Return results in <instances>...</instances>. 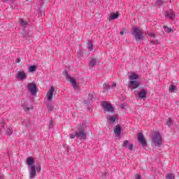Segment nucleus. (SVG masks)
Returning a JSON list of instances; mask_svg holds the SVG:
<instances>
[{
    "label": "nucleus",
    "mask_w": 179,
    "mask_h": 179,
    "mask_svg": "<svg viewBox=\"0 0 179 179\" xmlns=\"http://www.w3.org/2000/svg\"><path fill=\"white\" fill-rule=\"evenodd\" d=\"M27 164L29 165V179H34V178L37 176V173L41 172V164L40 163H37L36 166L34 165V159L32 157H29L27 158Z\"/></svg>",
    "instance_id": "obj_1"
},
{
    "label": "nucleus",
    "mask_w": 179,
    "mask_h": 179,
    "mask_svg": "<svg viewBox=\"0 0 179 179\" xmlns=\"http://www.w3.org/2000/svg\"><path fill=\"white\" fill-rule=\"evenodd\" d=\"M131 35L137 43H142L143 41V31L141 28L134 27Z\"/></svg>",
    "instance_id": "obj_2"
},
{
    "label": "nucleus",
    "mask_w": 179,
    "mask_h": 179,
    "mask_svg": "<svg viewBox=\"0 0 179 179\" xmlns=\"http://www.w3.org/2000/svg\"><path fill=\"white\" fill-rule=\"evenodd\" d=\"M152 141L155 146H162V136L160 133L155 132L152 138Z\"/></svg>",
    "instance_id": "obj_3"
},
{
    "label": "nucleus",
    "mask_w": 179,
    "mask_h": 179,
    "mask_svg": "<svg viewBox=\"0 0 179 179\" xmlns=\"http://www.w3.org/2000/svg\"><path fill=\"white\" fill-rule=\"evenodd\" d=\"M27 89L28 92L32 94V96H34L37 94L38 89L37 85H36V83H29L27 85Z\"/></svg>",
    "instance_id": "obj_4"
},
{
    "label": "nucleus",
    "mask_w": 179,
    "mask_h": 179,
    "mask_svg": "<svg viewBox=\"0 0 179 179\" xmlns=\"http://www.w3.org/2000/svg\"><path fill=\"white\" fill-rule=\"evenodd\" d=\"M75 137L80 138V139H86V134H85L83 130H80L70 135L71 139H75Z\"/></svg>",
    "instance_id": "obj_5"
},
{
    "label": "nucleus",
    "mask_w": 179,
    "mask_h": 179,
    "mask_svg": "<svg viewBox=\"0 0 179 179\" xmlns=\"http://www.w3.org/2000/svg\"><path fill=\"white\" fill-rule=\"evenodd\" d=\"M101 106L102 108H103V111H106V113H114V108L107 101H102Z\"/></svg>",
    "instance_id": "obj_6"
},
{
    "label": "nucleus",
    "mask_w": 179,
    "mask_h": 179,
    "mask_svg": "<svg viewBox=\"0 0 179 179\" xmlns=\"http://www.w3.org/2000/svg\"><path fill=\"white\" fill-rule=\"evenodd\" d=\"M64 75L66 76V80H68V82H70L73 87V89H78V84H76V80H74L73 78L69 76V74H68V72H65Z\"/></svg>",
    "instance_id": "obj_7"
},
{
    "label": "nucleus",
    "mask_w": 179,
    "mask_h": 179,
    "mask_svg": "<svg viewBox=\"0 0 179 179\" xmlns=\"http://www.w3.org/2000/svg\"><path fill=\"white\" fill-rule=\"evenodd\" d=\"M137 139L138 142L141 143V145H142V146L143 147L148 146V143H146V141H145V138L142 133L137 134Z\"/></svg>",
    "instance_id": "obj_8"
},
{
    "label": "nucleus",
    "mask_w": 179,
    "mask_h": 179,
    "mask_svg": "<svg viewBox=\"0 0 179 179\" xmlns=\"http://www.w3.org/2000/svg\"><path fill=\"white\" fill-rule=\"evenodd\" d=\"M54 92H55V88L54 87H51L46 94L48 101H52V97L54 96Z\"/></svg>",
    "instance_id": "obj_9"
},
{
    "label": "nucleus",
    "mask_w": 179,
    "mask_h": 179,
    "mask_svg": "<svg viewBox=\"0 0 179 179\" xmlns=\"http://www.w3.org/2000/svg\"><path fill=\"white\" fill-rule=\"evenodd\" d=\"M141 83H139V81H137V80L130 81L129 84V87L130 89H138Z\"/></svg>",
    "instance_id": "obj_10"
},
{
    "label": "nucleus",
    "mask_w": 179,
    "mask_h": 179,
    "mask_svg": "<svg viewBox=\"0 0 179 179\" xmlns=\"http://www.w3.org/2000/svg\"><path fill=\"white\" fill-rule=\"evenodd\" d=\"M16 77L20 80H23L27 78V74L24 71H20L17 73Z\"/></svg>",
    "instance_id": "obj_11"
},
{
    "label": "nucleus",
    "mask_w": 179,
    "mask_h": 179,
    "mask_svg": "<svg viewBox=\"0 0 179 179\" xmlns=\"http://www.w3.org/2000/svg\"><path fill=\"white\" fill-rule=\"evenodd\" d=\"M121 126H120V124H117L115 128H114V133L115 136H117V138H120V136H121Z\"/></svg>",
    "instance_id": "obj_12"
},
{
    "label": "nucleus",
    "mask_w": 179,
    "mask_h": 179,
    "mask_svg": "<svg viewBox=\"0 0 179 179\" xmlns=\"http://www.w3.org/2000/svg\"><path fill=\"white\" fill-rule=\"evenodd\" d=\"M165 17L173 20L174 17H176V14L174 13V11H168L165 13Z\"/></svg>",
    "instance_id": "obj_13"
},
{
    "label": "nucleus",
    "mask_w": 179,
    "mask_h": 179,
    "mask_svg": "<svg viewBox=\"0 0 179 179\" xmlns=\"http://www.w3.org/2000/svg\"><path fill=\"white\" fill-rule=\"evenodd\" d=\"M20 26H21L22 30H24L26 27H27V24H29V22L27 20H23L22 18H20L19 20Z\"/></svg>",
    "instance_id": "obj_14"
},
{
    "label": "nucleus",
    "mask_w": 179,
    "mask_h": 179,
    "mask_svg": "<svg viewBox=\"0 0 179 179\" xmlns=\"http://www.w3.org/2000/svg\"><path fill=\"white\" fill-rule=\"evenodd\" d=\"M146 94H148V90H143L138 93V97L139 99H145V97H146Z\"/></svg>",
    "instance_id": "obj_15"
},
{
    "label": "nucleus",
    "mask_w": 179,
    "mask_h": 179,
    "mask_svg": "<svg viewBox=\"0 0 179 179\" xmlns=\"http://www.w3.org/2000/svg\"><path fill=\"white\" fill-rule=\"evenodd\" d=\"M131 81H135L138 80V74H136L135 73H132L131 75L129 76Z\"/></svg>",
    "instance_id": "obj_16"
},
{
    "label": "nucleus",
    "mask_w": 179,
    "mask_h": 179,
    "mask_svg": "<svg viewBox=\"0 0 179 179\" xmlns=\"http://www.w3.org/2000/svg\"><path fill=\"white\" fill-rule=\"evenodd\" d=\"M118 16H120V15L118 14V13H113L110 15V20H115V19H117Z\"/></svg>",
    "instance_id": "obj_17"
},
{
    "label": "nucleus",
    "mask_w": 179,
    "mask_h": 179,
    "mask_svg": "<svg viewBox=\"0 0 179 179\" xmlns=\"http://www.w3.org/2000/svg\"><path fill=\"white\" fill-rule=\"evenodd\" d=\"M96 63L97 61L96 60V59H92L90 62V68H93V66H94Z\"/></svg>",
    "instance_id": "obj_18"
},
{
    "label": "nucleus",
    "mask_w": 179,
    "mask_h": 179,
    "mask_svg": "<svg viewBox=\"0 0 179 179\" xmlns=\"http://www.w3.org/2000/svg\"><path fill=\"white\" fill-rule=\"evenodd\" d=\"M37 69V67L35 65L29 66V72H34Z\"/></svg>",
    "instance_id": "obj_19"
},
{
    "label": "nucleus",
    "mask_w": 179,
    "mask_h": 179,
    "mask_svg": "<svg viewBox=\"0 0 179 179\" xmlns=\"http://www.w3.org/2000/svg\"><path fill=\"white\" fill-rule=\"evenodd\" d=\"M116 120H117V117H115V116H110L109 117V121H110V124H114V122H115Z\"/></svg>",
    "instance_id": "obj_20"
},
{
    "label": "nucleus",
    "mask_w": 179,
    "mask_h": 179,
    "mask_svg": "<svg viewBox=\"0 0 179 179\" xmlns=\"http://www.w3.org/2000/svg\"><path fill=\"white\" fill-rule=\"evenodd\" d=\"M166 179H176V176L173 173H168L166 177Z\"/></svg>",
    "instance_id": "obj_21"
},
{
    "label": "nucleus",
    "mask_w": 179,
    "mask_h": 179,
    "mask_svg": "<svg viewBox=\"0 0 179 179\" xmlns=\"http://www.w3.org/2000/svg\"><path fill=\"white\" fill-rule=\"evenodd\" d=\"M109 89H110V85L106 83L103 84V93H106V92H108Z\"/></svg>",
    "instance_id": "obj_22"
},
{
    "label": "nucleus",
    "mask_w": 179,
    "mask_h": 179,
    "mask_svg": "<svg viewBox=\"0 0 179 179\" xmlns=\"http://www.w3.org/2000/svg\"><path fill=\"white\" fill-rule=\"evenodd\" d=\"M38 16L44 15V10L42 8H40L38 12Z\"/></svg>",
    "instance_id": "obj_23"
},
{
    "label": "nucleus",
    "mask_w": 179,
    "mask_h": 179,
    "mask_svg": "<svg viewBox=\"0 0 179 179\" xmlns=\"http://www.w3.org/2000/svg\"><path fill=\"white\" fill-rule=\"evenodd\" d=\"M88 46L87 48L89 50L92 51L93 50V43L92 42H88Z\"/></svg>",
    "instance_id": "obj_24"
},
{
    "label": "nucleus",
    "mask_w": 179,
    "mask_h": 179,
    "mask_svg": "<svg viewBox=\"0 0 179 179\" xmlns=\"http://www.w3.org/2000/svg\"><path fill=\"white\" fill-rule=\"evenodd\" d=\"M171 124H173V120H171V118L169 117L166 120V125H168V127H170Z\"/></svg>",
    "instance_id": "obj_25"
},
{
    "label": "nucleus",
    "mask_w": 179,
    "mask_h": 179,
    "mask_svg": "<svg viewBox=\"0 0 179 179\" xmlns=\"http://www.w3.org/2000/svg\"><path fill=\"white\" fill-rule=\"evenodd\" d=\"M48 111H54V106H52V104H49L48 106Z\"/></svg>",
    "instance_id": "obj_26"
},
{
    "label": "nucleus",
    "mask_w": 179,
    "mask_h": 179,
    "mask_svg": "<svg viewBox=\"0 0 179 179\" xmlns=\"http://www.w3.org/2000/svg\"><path fill=\"white\" fill-rule=\"evenodd\" d=\"M174 90H176V86L173 85H171L169 86V91L170 92H174Z\"/></svg>",
    "instance_id": "obj_27"
},
{
    "label": "nucleus",
    "mask_w": 179,
    "mask_h": 179,
    "mask_svg": "<svg viewBox=\"0 0 179 179\" xmlns=\"http://www.w3.org/2000/svg\"><path fill=\"white\" fill-rule=\"evenodd\" d=\"M128 143H129V141H128L127 140H125L123 143L122 147L123 148H127L128 146Z\"/></svg>",
    "instance_id": "obj_28"
},
{
    "label": "nucleus",
    "mask_w": 179,
    "mask_h": 179,
    "mask_svg": "<svg viewBox=\"0 0 179 179\" xmlns=\"http://www.w3.org/2000/svg\"><path fill=\"white\" fill-rule=\"evenodd\" d=\"M54 127V121L50 120L49 122V128H52Z\"/></svg>",
    "instance_id": "obj_29"
},
{
    "label": "nucleus",
    "mask_w": 179,
    "mask_h": 179,
    "mask_svg": "<svg viewBox=\"0 0 179 179\" xmlns=\"http://www.w3.org/2000/svg\"><path fill=\"white\" fill-rule=\"evenodd\" d=\"M12 134H13V131L12 129H8L7 130V135L10 136Z\"/></svg>",
    "instance_id": "obj_30"
},
{
    "label": "nucleus",
    "mask_w": 179,
    "mask_h": 179,
    "mask_svg": "<svg viewBox=\"0 0 179 179\" xmlns=\"http://www.w3.org/2000/svg\"><path fill=\"white\" fill-rule=\"evenodd\" d=\"M156 3L159 6L163 5V0H157Z\"/></svg>",
    "instance_id": "obj_31"
},
{
    "label": "nucleus",
    "mask_w": 179,
    "mask_h": 179,
    "mask_svg": "<svg viewBox=\"0 0 179 179\" xmlns=\"http://www.w3.org/2000/svg\"><path fill=\"white\" fill-rule=\"evenodd\" d=\"M94 96V95L93 94H89V100L92 101V99H93Z\"/></svg>",
    "instance_id": "obj_32"
},
{
    "label": "nucleus",
    "mask_w": 179,
    "mask_h": 179,
    "mask_svg": "<svg viewBox=\"0 0 179 179\" xmlns=\"http://www.w3.org/2000/svg\"><path fill=\"white\" fill-rule=\"evenodd\" d=\"M128 149H129V150H132V149H134V145L132 144L129 145Z\"/></svg>",
    "instance_id": "obj_33"
},
{
    "label": "nucleus",
    "mask_w": 179,
    "mask_h": 179,
    "mask_svg": "<svg viewBox=\"0 0 179 179\" xmlns=\"http://www.w3.org/2000/svg\"><path fill=\"white\" fill-rule=\"evenodd\" d=\"M165 31H166V33H170L171 31V28H166Z\"/></svg>",
    "instance_id": "obj_34"
},
{
    "label": "nucleus",
    "mask_w": 179,
    "mask_h": 179,
    "mask_svg": "<svg viewBox=\"0 0 179 179\" xmlns=\"http://www.w3.org/2000/svg\"><path fill=\"white\" fill-rule=\"evenodd\" d=\"M102 176L103 177H107V176H108V173L105 172Z\"/></svg>",
    "instance_id": "obj_35"
},
{
    "label": "nucleus",
    "mask_w": 179,
    "mask_h": 179,
    "mask_svg": "<svg viewBox=\"0 0 179 179\" xmlns=\"http://www.w3.org/2000/svg\"><path fill=\"white\" fill-rule=\"evenodd\" d=\"M148 36L150 37H155V34L152 33V34H149Z\"/></svg>",
    "instance_id": "obj_36"
},
{
    "label": "nucleus",
    "mask_w": 179,
    "mask_h": 179,
    "mask_svg": "<svg viewBox=\"0 0 179 179\" xmlns=\"http://www.w3.org/2000/svg\"><path fill=\"white\" fill-rule=\"evenodd\" d=\"M16 62H17V64H19L20 62V58L17 59Z\"/></svg>",
    "instance_id": "obj_37"
},
{
    "label": "nucleus",
    "mask_w": 179,
    "mask_h": 179,
    "mask_svg": "<svg viewBox=\"0 0 179 179\" xmlns=\"http://www.w3.org/2000/svg\"><path fill=\"white\" fill-rule=\"evenodd\" d=\"M117 86V84L115 83H113L112 85V87H115Z\"/></svg>",
    "instance_id": "obj_38"
},
{
    "label": "nucleus",
    "mask_w": 179,
    "mask_h": 179,
    "mask_svg": "<svg viewBox=\"0 0 179 179\" xmlns=\"http://www.w3.org/2000/svg\"><path fill=\"white\" fill-rule=\"evenodd\" d=\"M136 179H141V175H138V176L136 177Z\"/></svg>",
    "instance_id": "obj_39"
},
{
    "label": "nucleus",
    "mask_w": 179,
    "mask_h": 179,
    "mask_svg": "<svg viewBox=\"0 0 179 179\" xmlns=\"http://www.w3.org/2000/svg\"><path fill=\"white\" fill-rule=\"evenodd\" d=\"M10 0H2V2H10Z\"/></svg>",
    "instance_id": "obj_40"
},
{
    "label": "nucleus",
    "mask_w": 179,
    "mask_h": 179,
    "mask_svg": "<svg viewBox=\"0 0 179 179\" xmlns=\"http://www.w3.org/2000/svg\"><path fill=\"white\" fill-rule=\"evenodd\" d=\"M123 34H124V31H120V36H123Z\"/></svg>",
    "instance_id": "obj_41"
},
{
    "label": "nucleus",
    "mask_w": 179,
    "mask_h": 179,
    "mask_svg": "<svg viewBox=\"0 0 179 179\" xmlns=\"http://www.w3.org/2000/svg\"><path fill=\"white\" fill-rule=\"evenodd\" d=\"M27 111H29V110H31V108H27Z\"/></svg>",
    "instance_id": "obj_42"
},
{
    "label": "nucleus",
    "mask_w": 179,
    "mask_h": 179,
    "mask_svg": "<svg viewBox=\"0 0 179 179\" xmlns=\"http://www.w3.org/2000/svg\"><path fill=\"white\" fill-rule=\"evenodd\" d=\"M3 178V177L2 176H0V179H2Z\"/></svg>",
    "instance_id": "obj_43"
}]
</instances>
